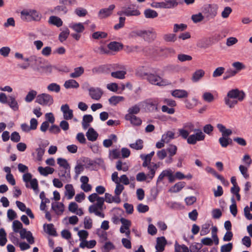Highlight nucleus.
Segmentation results:
<instances>
[{
    "instance_id": "obj_9",
    "label": "nucleus",
    "mask_w": 252,
    "mask_h": 252,
    "mask_svg": "<svg viewBox=\"0 0 252 252\" xmlns=\"http://www.w3.org/2000/svg\"><path fill=\"white\" fill-rule=\"evenodd\" d=\"M165 177H168V181L170 183H173L175 181V179H176L175 175H173L172 174V171L171 170H164L162 171L158 176L156 183L157 185Z\"/></svg>"
},
{
    "instance_id": "obj_60",
    "label": "nucleus",
    "mask_w": 252,
    "mask_h": 252,
    "mask_svg": "<svg viewBox=\"0 0 252 252\" xmlns=\"http://www.w3.org/2000/svg\"><path fill=\"white\" fill-rule=\"evenodd\" d=\"M140 14V12L137 9H132L130 7L127 8V16H138Z\"/></svg>"
},
{
    "instance_id": "obj_35",
    "label": "nucleus",
    "mask_w": 252,
    "mask_h": 252,
    "mask_svg": "<svg viewBox=\"0 0 252 252\" xmlns=\"http://www.w3.org/2000/svg\"><path fill=\"white\" fill-rule=\"evenodd\" d=\"M10 107L14 111H17L19 109V105L15 98L13 96H9L7 102Z\"/></svg>"
},
{
    "instance_id": "obj_64",
    "label": "nucleus",
    "mask_w": 252,
    "mask_h": 252,
    "mask_svg": "<svg viewBox=\"0 0 252 252\" xmlns=\"http://www.w3.org/2000/svg\"><path fill=\"white\" fill-rule=\"evenodd\" d=\"M108 90L113 92H116L118 90V85L116 83H111L108 84L106 86Z\"/></svg>"
},
{
    "instance_id": "obj_33",
    "label": "nucleus",
    "mask_w": 252,
    "mask_h": 252,
    "mask_svg": "<svg viewBox=\"0 0 252 252\" xmlns=\"http://www.w3.org/2000/svg\"><path fill=\"white\" fill-rule=\"evenodd\" d=\"M84 72V69L83 67H76L74 69V72L70 74V77L72 78H76L81 76Z\"/></svg>"
},
{
    "instance_id": "obj_47",
    "label": "nucleus",
    "mask_w": 252,
    "mask_h": 252,
    "mask_svg": "<svg viewBox=\"0 0 252 252\" xmlns=\"http://www.w3.org/2000/svg\"><path fill=\"white\" fill-rule=\"evenodd\" d=\"M69 34V31L68 29L62 31L59 34V39L61 42L64 41L68 37Z\"/></svg>"
},
{
    "instance_id": "obj_2",
    "label": "nucleus",
    "mask_w": 252,
    "mask_h": 252,
    "mask_svg": "<svg viewBox=\"0 0 252 252\" xmlns=\"http://www.w3.org/2000/svg\"><path fill=\"white\" fill-rule=\"evenodd\" d=\"M96 201V203L95 204L92 205L89 207V212L90 213H94L96 216L104 218L105 215L101 211L104 209L103 206L105 199L102 197L99 196Z\"/></svg>"
},
{
    "instance_id": "obj_16",
    "label": "nucleus",
    "mask_w": 252,
    "mask_h": 252,
    "mask_svg": "<svg viewBox=\"0 0 252 252\" xmlns=\"http://www.w3.org/2000/svg\"><path fill=\"white\" fill-rule=\"evenodd\" d=\"M52 209L57 215H62L64 211V205L62 203L56 202L52 204Z\"/></svg>"
},
{
    "instance_id": "obj_42",
    "label": "nucleus",
    "mask_w": 252,
    "mask_h": 252,
    "mask_svg": "<svg viewBox=\"0 0 252 252\" xmlns=\"http://www.w3.org/2000/svg\"><path fill=\"white\" fill-rule=\"evenodd\" d=\"M54 12L57 14H60L61 13L65 14L67 12V9L65 5H58L54 8Z\"/></svg>"
},
{
    "instance_id": "obj_30",
    "label": "nucleus",
    "mask_w": 252,
    "mask_h": 252,
    "mask_svg": "<svg viewBox=\"0 0 252 252\" xmlns=\"http://www.w3.org/2000/svg\"><path fill=\"white\" fill-rule=\"evenodd\" d=\"M204 74L205 72L203 70H197L193 73L191 80L193 82H197L204 76Z\"/></svg>"
},
{
    "instance_id": "obj_38",
    "label": "nucleus",
    "mask_w": 252,
    "mask_h": 252,
    "mask_svg": "<svg viewBox=\"0 0 252 252\" xmlns=\"http://www.w3.org/2000/svg\"><path fill=\"white\" fill-rule=\"evenodd\" d=\"M130 148L136 150H141L143 148V141L141 139H138L134 143L129 145Z\"/></svg>"
},
{
    "instance_id": "obj_52",
    "label": "nucleus",
    "mask_w": 252,
    "mask_h": 252,
    "mask_svg": "<svg viewBox=\"0 0 252 252\" xmlns=\"http://www.w3.org/2000/svg\"><path fill=\"white\" fill-rule=\"evenodd\" d=\"M22 228L23 224L20 221L18 220H14L13 222V230L15 232L18 233Z\"/></svg>"
},
{
    "instance_id": "obj_56",
    "label": "nucleus",
    "mask_w": 252,
    "mask_h": 252,
    "mask_svg": "<svg viewBox=\"0 0 252 252\" xmlns=\"http://www.w3.org/2000/svg\"><path fill=\"white\" fill-rule=\"evenodd\" d=\"M75 13L79 17H84L87 14L88 12L85 8L78 7L75 9Z\"/></svg>"
},
{
    "instance_id": "obj_26",
    "label": "nucleus",
    "mask_w": 252,
    "mask_h": 252,
    "mask_svg": "<svg viewBox=\"0 0 252 252\" xmlns=\"http://www.w3.org/2000/svg\"><path fill=\"white\" fill-rule=\"evenodd\" d=\"M43 228L45 232L50 235L56 236L57 235L56 230L52 223L45 224Z\"/></svg>"
},
{
    "instance_id": "obj_41",
    "label": "nucleus",
    "mask_w": 252,
    "mask_h": 252,
    "mask_svg": "<svg viewBox=\"0 0 252 252\" xmlns=\"http://www.w3.org/2000/svg\"><path fill=\"white\" fill-rule=\"evenodd\" d=\"M126 74V72L123 70L121 71H117L114 72H112L111 73V75L112 77L119 79H122L125 78V75Z\"/></svg>"
},
{
    "instance_id": "obj_54",
    "label": "nucleus",
    "mask_w": 252,
    "mask_h": 252,
    "mask_svg": "<svg viewBox=\"0 0 252 252\" xmlns=\"http://www.w3.org/2000/svg\"><path fill=\"white\" fill-rule=\"evenodd\" d=\"M137 210L139 213H145L149 211V207L147 205H144L142 203H140L137 206Z\"/></svg>"
},
{
    "instance_id": "obj_58",
    "label": "nucleus",
    "mask_w": 252,
    "mask_h": 252,
    "mask_svg": "<svg viewBox=\"0 0 252 252\" xmlns=\"http://www.w3.org/2000/svg\"><path fill=\"white\" fill-rule=\"evenodd\" d=\"M233 248L232 243L222 245L220 248V252H230Z\"/></svg>"
},
{
    "instance_id": "obj_59",
    "label": "nucleus",
    "mask_w": 252,
    "mask_h": 252,
    "mask_svg": "<svg viewBox=\"0 0 252 252\" xmlns=\"http://www.w3.org/2000/svg\"><path fill=\"white\" fill-rule=\"evenodd\" d=\"M203 98L205 101L208 102H211L214 100V97L211 93L206 92L203 94Z\"/></svg>"
},
{
    "instance_id": "obj_7",
    "label": "nucleus",
    "mask_w": 252,
    "mask_h": 252,
    "mask_svg": "<svg viewBox=\"0 0 252 252\" xmlns=\"http://www.w3.org/2000/svg\"><path fill=\"white\" fill-rule=\"evenodd\" d=\"M226 97L232 99L236 98L239 101H242L246 97V94L243 91L235 89L230 90L227 93Z\"/></svg>"
},
{
    "instance_id": "obj_34",
    "label": "nucleus",
    "mask_w": 252,
    "mask_h": 252,
    "mask_svg": "<svg viewBox=\"0 0 252 252\" xmlns=\"http://www.w3.org/2000/svg\"><path fill=\"white\" fill-rule=\"evenodd\" d=\"M144 13L146 18L154 19L158 16L157 11L150 8L145 9Z\"/></svg>"
},
{
    "instance_id": "obj_27",
    "label": "nucleus",
    "mask_w": 252,
    "mask_h": 252,
    "mask_svg": "<svg viewBox=\"0 0 252 252\" xmlns=\"http://www.w3.org/2000/svg\"><path fill=\"white\" fill-rule=\"evenodd\" d=\"M186 183L185 182H179L175 184L169 189V192L176 193L179 192L185 186Z\"/></svg>"
},
{
    "instance_id": "obj_36",
    "label": "nucleus",
    "mask_w": 252,
    "mask_h": 252,
    "mask_svg": "<svg viewBox=\"0 0 252 252\" xmlns=\"http://www.w3.org/2000/svg\"><path fill=\"white\" fill-rule=\"evenodd\" d=\"M69 27L77 32H82L85 30V27L81 23L72 24Z\"/></svg>"
},
{
    "instance_id": "obj_45",
    "label": "nucleus",
    "mask_w": 252,
    "mask_h": 252,
    "mask_svg": "<svg viewBox=\"0 0 252 252\" xmlns=\"http://www.w3.org/2000/svg\"><path fill=\"white\" fill-rule=\"evenodd\" d=\"M232 204L230 206V211L232 215L235 217L237 214V208L236 201L234 197L231 199Z\"/></svg>"
},
{
    "instance_id": "obj_63",
    "label": "nucleus",
    "mask_w": 252,
    "mask_h": 252,
    "mask_svg": "<svg viewBox=\"0 0 252 252\" xmlns=\"http://www.w3.org/2000/svg\"><path fill=\"white\" fill-rule=\"evenodd\" d=\"M177 150V147L174 145H170L169 147L166 149V151L169 153V156L171 157L176 154Z\"/></svg>"
},
{
    "instance_id": "obj_37",
    "label": "nucleus",
    "mask_w": 252,
    "mask_h": 252,
    "mask_svg": "<svg viewBox=\"0 0 252 252\" xmlns=\"http://www.w3.org/2000/svg\"><path fill=\"white\" fill-rule=\"evenodd\" d=\"M140 108L139 105L135 104V105L129 107L127 110L128 113L127 114L128 116L135 115L139 113Z\"/></svg>"
},
{
    "instance_id": "obj_19",
    "label": "nucleus",
    "mask_w": 252,
    "mask_h": 252,
    "mask_svg": "<svg viewBox=\"0 0 252 252\" xmlns=\"http://www.w3.org/2000/svg\"><path fill=\"white\" fill-rule=\"evenodd\" d=\"M65 195L68 199H71L75 195V190L72 185L67 184L65 186Z\"/></svg>"
},
{
    "instance_id": "obj_1",
    "label": "nucleus",
    "mask_w": 252,
    "mask_h": 252,
    "mask_svg": "<svg viewBox=\"0 0 252 252\" xmlns=\"http://www.w3.org/2000/svg\"><path fill=\"white\" fill-rule=\"evenodd\" d=\"M137 73L142 77L146 76L148 81L152 84L159 86H166L168 84V82L166 80L163 79L158 75L142 72L141 69L138 71Z\"/></svg>"
},
{
    "instance_id": "obj_57",
    "label": "nucleus",
    "mask_w": 252,
    "mask_h": 252,
    "mask_svg": "<svg viewBox=\"0 0 252 252\" xmlns=\"http://www.w3.org/2000/svg\"><path fill=\"white\" fill-rule=\"evenodd\" d=\"M225 68L223 67H217L213 72V77H218L221 76L224 72Z\"/></svg>"
},
{
    "instance_id": "obj_3",
    "label": "nucleus",
    "mask_w": 252,
    "mask_h": 252,
    "mask_svg": "<svg viewBox=\"0 0 252 252\" xmlns=\"http://www.w3.org/2000/svg\"><path fill=\"white\" fill-rule=\"evenodd\" d=\"M139 36L144 39L145 41L150 42L155 38V34L150 31L136 30L131 32L129 34V37H135Z\"/></svg>"
},
{
    "instance_id": "obj_51",
    "label": "nucleus",
    "mask_w": 252,
    "mask_h": 252,
    "mask_svg": "<svg viewBox=\"0 0 252 252\" xmlns=\"http://www.w3.org/2000/svg\"><path fill=\"white\" fill-rule=\"evenodd\" d=\"M163 38L166 42H174L177 39L176 34L174 33L165 34L163 35Z\"/></svg>"
},
{
    "instance_id": "obj_44",
    "label": "nucleus",
    "mask_w": 252,
    "mask_h": 252,
    "mask_svg": "<svg viewBox=\"0 0 252 252\" xmlns=\"http://www.w3.org/2000/svg\"><path fill=\"white\" fill-rule=\"evenodd\" d=\"M124 98L120 96H112L109 99V103L111 105H116L120 101L123 100Z\"/></svg>"
},
{
    "instance_id": "obj_28",
    "label": "nucleus",
    "mask_w": 252,
    "mask_h": 252,
    "mask_svg": "<svg viewBox=\"0 0 252 252\" xmlns=\"http://www.w3.org/2000/svg\"><path fill=\"white\" fill-rule=\"evenodd\" d=\"M48 22L49 24L60 27L63 25V21L61 19L55 16H51L49 17Z\"/></svg>"
},
{
    "instance_id": "obj_4",
    "label": "nucleus",
    "mask_w": 252,
    "mask_h": 252,
    "mask_svg": "<svg viewBox=\"0 0 252 252\" xmlns=\"http://www.w3.org/2000/svg\"><path fill=\"white\" fill-rule=\"evenodd\" d=\"M158 100L157 98L147 99L141 103V105L145 111L149 112L158 111Z\"/></svg>"
},
{
    "instance_id": "obj_12",
    "label": "nucleus",
    "mask_w": 252,
    "mask_h": 252,
    "mask_svg": "<svg viewBox=\"0 0 252 252\" xmlns=\"http://www.w3.org/2000/svg\"><path fill=\"white\" fill-rule=\"evenodd\" d=\"M167 244V241L164 236L158 237L157 238V244L156 249L158 251L162 252L164 250V248Z\"/></svg>"
},
{
    "instance_id": "obj_25",
    "label": "nucleus",
    "mask_w": 252,
    "mask_h": 252,
    "mask_svg": "<svg viewBox=\"0 0 252 252\" xmlns=\"http://www.w3.org/2000/svg\"><path fill=\"white\" fill-rule=\"evenodd\" d=\"M63 86L67 89H77L79 87V83L74 79H69L66 81Z\"/></svg>"
},
{
    "instance_id": "obj_55",
    "label": "nucleus",
    "mask_w": 252,
    "mask_h": 252,
    "mask_svg": "<svg viewBox=\"0 0 252 252\" xmlns=\"http://www.w3.org/2000/svg\"><path fill=\"white\" fill-rule=\"evenodd\" d=\"M148 178V173L146 174L144 172H139L136 176V179L138 182L145 181Z\"/></svg>"
},
{
    "instance_id": "obj_43",
    "label": "nucleus",
    "mask_w": 252,
    "mask_h": 252,
    "mask_svg": "<svg viewBox=\"0 0 252 252\" xmlns=\"http://www.w3.org/2000/svg\"><path fill=\"white\" fill-rule=\"evenodd\" d=\"M36 95V91L33 90H31L27 94L25 100L27 102H31L34 99Z\"/></svg>"
},
{
    "instance_id": "obj_14",
    "label": "nucleus",
    "mask_w": 252,
    "mask_h": 252,
    "mask_svg": "<svg viewBox=\"0 0 252 252\" xmlns=\"http://www.w3.org/2000/svg\"><path fill=\"white\" fill-rule=\"evenodd\" d=\"M159 167V165L158 163L152 162L151 165L148 166V170H149L148 173V178L152 180L156 174V170Z\"/></svg>"
},
{
    "instance_id": "obj_10",
    "label": "nucleus",
    "mask_w": 252,
    "mask_h": 252,
    "mask_svg": "<svg viewBox=\"0 0 252 252\" xmlns=\"http://www.w3.org/2000/svg\"><path fill=\"white\" fill-rule=\"evenodd\" d=\"M89 95L94 100H98L103 94V91L99 88L91 87L89 89Z\"/></svg>"
},
{
    "instance_id": "obj_13",
    "label": "nucleus",
    "mask_w": 252,
    "mask_h": 252,
    "mask_svg": "<svg viewBox=\"0 0 252 252\" xmlns=\"http://www.w3.org/2000/svg\"><path fill=\"white\" fill-rule=\"evenodd\" d=\"M112 221L115 224H119L121 222L122 225L120 228V232L123 233L126 232V219L123 218L120 219L117 216H114L112 218Z\"/></svg>"
},
{
    "instance_id": "obj_50",
    "label": "nucleus",
    "mask_w": 252,
    "mask_h": 252,
    "mask_svg": "<svg viewBox=\"0 0 252 252\" xmlns=\"http://www.w3.org/2000/svg\"><path fill=\"white\" fill-rule=\"evenodd\" d=\"M231 98L226 97L224 98V101L226 105L228 106L230 108H233L235 105L237 104L239 100H231Z\"/></svg>"
},
{
    "instance_id": "obj_29",
    "label": "nucleus",
    "mask_w": 252,
    "mask_h": 252,
    "mask_svg": "<svg viewBox=\"0 0 252 252\" xmlns=\"http://www.w3.org/2000/svg\"><path fill=\"white\" fill-rule=\"evenodd\" d=\"M175 133L171 131H167L166 133L162 135L161 141L168 143L171 139H174Z\"/></svg>"
},
{
    "instance_id": "obj_32",
    "label": "nucleus",
    "mask_w": 252,
    "mask_h": 252,
    "mask_svg": "<svg viewBox=\"0 0 252 252\" xmlns=\"http://www.w3.org/2000/svg\"><path fill=\"white\" fill-rule=\"evenodd\" d=\"M123 47V44L121 43L116 42V41H112L108 45V48L112 51H119L120 50L122 49Z\"/></svg>"
},
{
    "instance_id": "obj_61",
    "label": "nucleus",
    "mask_w": 252,
    "mask_h": 252,
    "mask_svg": "<svg viewBox=\"0 0 252 252\" xmlns=\"http://www.w3.org/2000/svg\"><path fill=\"white\" fill-rule=\"evenodd\" d=\"M179 136H181L183 139H187L189 136V132L184 128H180L178 129Z\"/></svg>"
},
{
    "instance_id": "obj_48",
    "label": "nucleus",
    "mask_w": 252,
    "mask_h": 252,
    "mask_svg": "<svg viewBox=\"0 0 252 252\" xmlns=\"http://www.w3.org/2000/svg\"><path fill=\"white\" fill-rule=\"evenodd\" d=\"M182 249L183 252H189V248L185 245H179L177 241L175 244V252H181V249Z\"/></svg>"
},
{
    "instance_id": "obj_17",
    "label": "nucleus",
    "mask_w": 252,
    "mask_h": 252,
    "mask_svg": "<svg viewBox=\"0 0 252 252\" xmlns=\"http://www.w3.org/2000/svg\"><path fill=\"white\" fill-rule=\"evenodd\" d=\"M112 180L115 183L122 182L123 185H126V175H123L120 178L118 177L117 172H114L112 175Z\"/></svg>"
},
{
    "instance_id": "obj_5",
    "label": "nucleus",
    "mask_w": 252,
    "mask_h": 252,
    "mask_svg": "<svg viewBox=\"0 0 252 252\" xmlns=\"http://www.w3.org/2000/svg\"><path fill=\"white\" fill-rule=\"evenodd\" d=\"M35 102L42 106H50L54 103V99L50 94L43 93L37 96Z\"/></svg>"
},
{
    "instance_id": "obj_62",
    "label": "nucleus",
    "mask_w": 252,
    "mask_h": 252,
    "mask_svg": "<svg viewBox=\"0 0 252 252\" xmlns=\"http://www.w3.org/2000/svg\"><path fill=\"white\" fill-rule=\"evenodd\" d=\"M210 224L208 223H205L203 224L201 226V230L200 232V235L204 236L208 234L209 230Z\"/></svg>"
},
{
    "instance_id": "obj_40",
    "label": "nucleus",
    "mask_w": 252,
    "mask_h": 252,
    "mask_svg": "<svg viewBox=\"0 0 252 252\" xmlns=\"http://www.w3.org/2000/svg\"><path fill=\"white\" fill-rule=\"evenodd\" d=\"M57 163L61 166L62 167L63 169H70V167L66 159L63 158H58L57 159Z\"/></svg>"
},
{
    "instance_id": "obj_24",
    "label": "nucleus",
    "mask_w": 252,
    "mask_h": 252,
    "mask_svg": "<svg viewBox=\"0 0 252 252\" xmlns=\"http://www.w3.org/2000/svg\"><path fill=\"white\" fill-rule=\"evenodd\" d=\"M86 136L89 141H94L97 138L98 134L93 128L90 127L86 133Z\"/></svg>"
},
{
    "instance_id": "obj_53",
    "label": "nucleus",
    "mask_w": 252,
    "mask_h": 252,
    "mask_svg": "<svg viewBox=\"0 0 252 252\" xmlns=\"http://www.w3.org/2000/svg\"><path fill=\"white\" fill-rule=\"evenodd\" d=\"M187 28V25L185 24H175L174 25L173 32H177L179 31H184Z\"/></svg>"
},
{
    "instance_id": "obj_15",
    "label": "nucleus",
    "mask_w": 252,
    "mask_h": 252,
    "mask_svg": "<svg viewBox=\"0 0 252 252\" xmlns=\"http://www.w3.org/2000/svg\"><path fill=\"white\" fill-rule=\"evenodd\" d=\"M217 127L220 132L222 134V137H228L232 133V131L230 129L226 128L225 126L221 124H218Z\"/></svg>"
},
{
    "instance_id": "obj_49",
    "label": "nucleus",
    "mask_w": 252,
    "mask_h": 252,
    "mask_svg": "<svg viewBox=\"0 0 252 252\" xmlns=\"http://www.w3.org/2000/svg\"><path fill=\"white\" fill-rule=\"evenodd\" d=\"M107 36V33L103 32H96L92 34V37L95 39L105 38Z\"/></svg>"
},
{
    "instance_id": "obj_31",
    "label": "nucleus",
    "mask_w": 252,
    "mask_h": 252,
    "mask_svg": "<svg viewBox=\"0 0 252 252\" xmlns=\"http://www.w3.org/2000/svg\"><path fill=\"white\" fill-rule=\"evenodd\" d=\"M38 171L40 173V174L44 176H46L48 174H52L54 171V169L49 166H47L45 167L39 166L38 168Z\"/></svg>"
},
{
    "instance_id": "obj_11",
    "label": "nucleus",
    "mask_w": 252,
    "mask_h": 252,
    "mask_svg": "<svg viewBox=\"0 0 252 252\" xmlns=\"http://www.w3.org/2000/svg\"><path fill=\"white\" fill-rule=\"evenodd\" d=\"M115 7V6L114 4H111L109 5V7L107 8L100 9L98 13V16L100 18H105L109 16L112 14V11Z\"/></svg>"
},
{
    "instance_id": "obj_22",
    "label": "nucleus",
    "mask_w": 252,
    "mask_h": 252,
    "mask_svg": "<svg viewBox=\"0 0 252 252\" xmlns=\"http://www.w3.org/2000/svg\"><path fill=\"white\" fill-rule=\"evenodd\" d=\"M171 94L175 97L183 98L188 97V93L184 90H175L172 92Z\"/></svg>"
},
{
    "instance_id": "obj_39",
    "label": "nucleus",
    "mask_w": 252,
    "mask_h": 252,
    "mask_svg": "<svg viewBox=\"0 0 252 252\" xmlns=\"http://www.w3.org/2000/svg\"><path fill=\"white\" fill-rule=\"evenodd\" d=\"M31 17L33 21H39L42 17V15L37 10L31 9Z\"/></svg>"
},
{
    "instance_id": "obj_8",
    "label": "nucleus",
    "mask_w": 252,
    "mask_h": 252,
    "mask_svg": "<svg viewBox=\"0 0 252 252\" xmlns=\"http://www.w3.org/2000/svg\"><path fill=\"white\" fill-rule=\"evenodd\" d=\"M121 155L123 158H126V148H123L121 152L119 148L113 149L109 151V158L111 160L119 158Z\"/></svg>"
},
{
    "instance_id": "obj_23",
    "label": "nucleus",
    "mask_w": 252,
    "mask_h": 252,
    "mask_svg": "<svg viewBox=\"0 0 252 252\" xmlns=\"http://www.w3.org/2000/svg\"><path fill=\"white\" fill-rule=\"evenodd\" d=\"M127 121H129L131 124L134 126H139L142 124V120L135 115L128 116L127 115Z\"/></svg>"
},
{
    "instance_id": "obj_46",
    "label": "nucleus",
    "mask_w": 252,
    "mask_h": 252,
    "mask_svg": "<svg viewBox=\"0 0 252 252\" xmlns=\"http://www.w3.org/2000/svg\"><path fill=\"white\" fill-rule=\"evenodd\" d=\"M47 89L49 91L59 93L60 91V86L57 83H52L47 86Z\"/></svg>"
},
{
    "instance_id": "obj_6",
    "label": "nucleus",
    "mask_w": 252,
    "mask_h": 252,
    "mask_svg": "<svg viewBox=\"0 0 252 252\" xmlns=\"http://www.w3.org/2000/svg\"><path fill=\"white\" fill-rule=\"evenodd\" d=\"M216 5L206 4L202 8V12L209 19L214 18L217 14Z\"/></svg>"
},
{
    "instance_id": "obj_18",
    "label": "nucleus",
    "mask_w": 252,
    "mask_h": 252,
    "mask_svg": "<svg viewBox=\"0 0 252 252\" xmlns=\"http://www.w3.org/2000/svg\"><path fill=\"white\" fill-rule=\"evenodd\" d=\"M105 201L108 203H111L113 202L119 203L121 202L120 196L117 195L116 194H115V196H112L111 194L108 193H105Z\"/></svg>"
},
{
    "instance_id": "obj_21",
    "label": "nucleus",
    "mask_w": 252,
    "mask_h": 252,
    "mask_svg": "<svg viewBox=\"0 0 252 252\" xmlns=\"http://www.w3.org/2000/svg\"><path fill=\"white\" fill-rule=\"evenodd\" d=\"M58 175L63 181H68L71 178L70 169H63L60 170L59 172Z\"/></svg>"
},
{
    "instance_id": "obj_20",
    "label": "nucleus",
    "mask_w": 252,
    "mask_h": 252,
    "mask_svg": "<svg viewBox=\"0 0 252 252\" xmlns=\"http://www.w3.org/2000/svg\"><path fill=\"white\" fill-rule=\"evenodd\" d=\"M37 60L39 62L38 63L34 62L33 64H32L31 67L34 71H37L42 74L45 65L42 63L41 59L37 58Z\"/></svg>"
}]
</instances>
